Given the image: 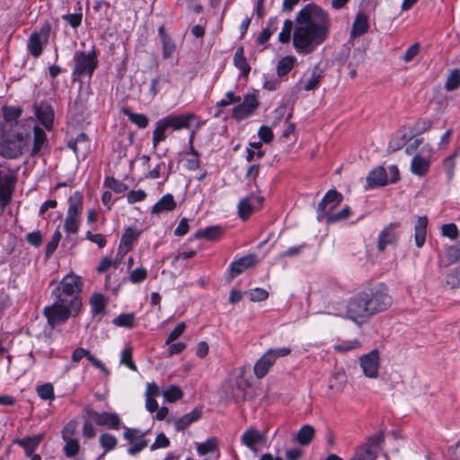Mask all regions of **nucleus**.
<instances>
[{
	"label": "nucleus",
	"mask_w": 460,
	"mask_h": 460,
	"mask_svg": "<svg viewBox=\"0 0 460 460\" xmlns=\"http://www.w3.org/2000/svg\"><path fill=\"white\" fill-rule=\"evenodd\" d=\"M330 19L327 13L314 4L300 10L296 18L293 45L297 52L308 54L323 43L329 33Z\"/></svg>",
	"instance_id": "1"
},
{
	"label": "nucleus",
	"mask_w": 460,
	"mask_h": 460,
	"mask_svg": "<svg viewBox=\"0 0 460 460\" xmlns=\"http://www.w3.org/2000/svg\"><path fill=\"white\" fill-rule=\"evenodd\" d=\"M81 286L80 278L76 275L67 274L62 279L52 291L53 304L43 310L49 325L54 327L64 323L69 317L78 314L82 306Z\"/></svg>",
	"instance_id": "2"
},
{
	"label": "nucleus",
	"mask_w": 460,
	"mask_h": 460,
	"mask_svg": "<svg viewBox=\"0 0 460 460\" xmlns=\"http://www.w3.org/2000/svg\"><path fill=\"white\" fill-rule=\"evenodd\" d=\"M196 116L193 113H185L180 115L170 114L161 119L155 124V128L153 131V145L156 147L160 142L166 139V130L172 128L173 130H180L182 128H189L190 122Z\"/></svg>",
	"instance_id": "3"
},
{
	"label": "nucleus",
	"mask_w": 460,
	"mask_h": 460,
	"mask_svg": "<svg viewBox=\"0 0 460 460\" xmlns=\"http://www.w3.org/2000/svg\"><path fill=\"white\" fill-rule=\"evenodd\" d=\"M346 314L348 318L358 323H366L372 315L364 291L353 296L348 302Z\"/></svg>",
	"instance_id": "4"
},
{
	"label": "nucleus",
	"mask_w": 460,
	"mask_h": 460,
	"mask_svg": "<svg viewBox=\"0 0 460 460\" xmlns=\"http://www.w3.org/2000/svg\"><path fill=\"white\" fill-rule=\"evenodd\" d=\"M385 433L378 432L368 437L364 444L357 447L349 460H376L383 448Z\"/></svg>",
	"instance_id": "5"
},
{
	"label": "nucleus",
	"mask_w": 460,
	"mask_h": 460,
	"mask_svg": "<svg viewBox=\"0 0 460 460\" xmlns=\"http://www.w3.org/2000/svg\"><path fill=\"white\" fill-rule=\"evenodd\" d=\"M364 292L367 294L372 315L385 311L392 305V297L388 294L387 288L383 284H379Z\"/></svg>",
	"instance_id": "6"
},
{
	"label": "nucleus",
	"mask_w": 460,
	"mask_h": 460,
	"mask_svg": "<svg viewBox=\"0 0 460 460\" xmlns=\"http://www.w3.org/2000/svg\"><path fill=\"white\" fill-rule=\"evenodd\" d=\"M98 66L97 53L94 49L86 53L84 51L75 54V68L73 75L92 76Z\"/></svg>",
	"instance_id": "7"
},
{
	"label": "nucleus",
	"mask_w": 460,
	"mask_h": 460,
	"mask_svg": "<svg viewBox=\"0 0 460 460\" xmlns=\"http://www.w3.org/2000/svg\"><path fill=\"white\" fill-rule=\"evenodd\" d=\"M28 139L18 134L0 141V155L6 158H16L22 155Z\"/></svg>",
	"instance_id": "8"
},
{
	"label": "nucleus",
	"mask_w": 460,
	"mask_h": 460,
	"mask_svg": "<svg viewBox=\"0 0 460 460\" xmlns=\"http://www.w3.org/2000/svg\"><path fill=\"white\" fill-rule=\"evenodd\" d=\"M50 27L43 25L39 31L31 33L28 41V50L31 56L38 58L42 53L43 46L49 41Z\"/></svg>",
	"instance_id": "9"
},
{
	"label": "nucleus",
	"mask_w": 460,
	"mask_h": 460,
	"mask_svg": "<svg viewBox=\"0 0 460 460\" xmlns=\"http://www.w3.org/2000/svg\"><path fill=\"white\" fill-rule=\"evenodd\" d=\"M262 204V197L250 194L239 200L237 205L238 215L243 220H246L255 210L260 209Z\"/></svg>",
	"instance_id": "10"
},
{
	"label": "nucleus",
	"mask_w": 460,
	"mask_h": 460,
	"mask_svg": "<svg viewBox=\"0 0 460 460\" xmlns=\"http://www.w3.org/2000/svg\"><path fill=\"white\" fill-rule=\"evenodd\" d=\"M342 194L336 190H328L318 204V220H322L325 214L339 206L342 202Z\"/></svg>",
	"instance_id": "11"
},
{
	"label": "nucleus",
	"mask_w": 460,
	"mask_h": 460,
	"mask_svg": "<svg viewBox=\"0 0 460 460\" xmlns=\"http://www.w3.org/2000/svg\"><path fill=\"white\" fill-rule=\"evenodd\" d=\"M259 106L258 100L254 94H246L243 102L233 109V118L240 121L249 116Z\"/></svg>",
	"instance_id": "12"
},
{
	"label": "nucleus",
	"mask_w": 460,
	"mask_h": 460,
	"mask_svg": "<svg viewBox=\"0 0 460 460\" xmlns=\"http://www.w3.org/2000/svg\"><path fill=\"white\" fill-rule=\"evenodd\" d=\"M360 367L364 375L369 378H376L378 376L379 353L372 350L360 357Z\"/></svg>",
	"instance_id": "13"
},
{
	"label": "nucleus",
	"mask_w": 460,
	"mask_h": 460,
	"mask_svg": "<svg viewBox=\"0 0 460 460\" xmlns=\"http://www.w3.org/2000/svg\"><path fill=\"white\" fill-rule=\"evenodd\" d=\"M242 443L253 452L258 451V446L266 442V437L258 429L251 428L245 430L241 437Z\"/></svg>",
	"instance_id": "14"
},
{
	"label": "nucleus",
	"mask_w": 460,
	"mask_h": 460,
	"mask_svg": "<svg viewBox=\"0 0 460 460\" xmlns=\"http://www.w3.org/2000/svg\"><path fill=\"white\" fill-rule=\"evenodd\" d=\"M76 156L84 159L91 149V143L88 136L85 133H80L75 139L69 140L67 144Z\"/></svg>",
	"instance_id": "15"
},
{
	"label": "nucleus",
	"mask_w": 460,
	"mask_h": 460,
	"mask_svg": "<svg viewBox=\"0 0 460 460\" xmlns=\"http://www.w3.org/2000/svg\"><path fill=\"white\" fill-rule=\"evenodd\" d=\"M256 262L257 258L254 254H249L233 261L229 266L230 278H235L244 270L254 266Z\"/></svg>",
	"instance_id": "16"
},
{
	"label": "nucleus",
	"mask_w": 460,
	"mask_h": 460,
	"mask_svg": "<svg viewBox=\"0 0 460 460\" xmlns=\"http://www.w3.org/2000/svg\"><path fill=\"white\" fill-rule=\"evenodd\" d=\"M387 183L388 178L385 169L383 166H378L367 174L366 190L382 187Z\"/></svg>",
	"instance_id": "17"
},
{
	"label": "nucleus",
	"mask_w": 460,
	"mask_h": 460,
	"mask_svg": "<svg viewBox=\"0 0 460 460\" xmlns=\"http://www.w3.org/2000/svg\"><path fill=\"white\" fill-rule=\"evenodd\" d=\"M202 415V410L200 408H195L190 412L176 419H169L168 422H172L177 431L185 429L189 425L197 421Z\"/></svg>",
	"instance_id": "18"
},
{
	"label": "nucleus",
	"mask_w": 460,
	"mask_h": 460,
	"mask_svg": "<svg viewBox=\"0 0 460 460\" xmlns=\"http://www.w3.org/2000/svg\"><path fill=\"white\" fill-rule=\"evenodd\" d=\"M398 226V223H391L380 233L377 242V248L380 252H384L386 245L396 243L398 235L394 229Z\"/></svg>",
	"instance_id": "19"
},
{
	"label": "nucleus",
	"mask_w": 460,
	"mask_h": 460,
	"mask_svg": "<svg viewBox=\"0 0 460 460\" xmlns=\"http://www.w3.org/2000/svg\"><path fill=\"white\" fill-rule=\"evenodd\" d=\"M91 417L94 420L99 426H107L111 429H118L120 423L119 417L112 412L93 411Z\"/></svg>",
	"instance_id": "20"
},
{
	"label": "nucleus",
	"mask_w": 460,
	"mask_h": 460,
	"mask_svg": "<svg viewBox=\"0 0 460 460\" xmlns=\"http://www.w3.org/2000/svg\"><path fill=\"white\" fill-rule=\"evenodd\" d=\"M138 231L131 227L127 228L121 237L118 249V255H121V257H124L130 251L133 243L138 238Z\"/></svg>",
	"instance_id": "21"
},
{
	"label": "nucleus",
	"mask_w": 460,
	"mask_h": 460,
	"mask_svg": "<svg viewBox=\"0 0 460 460\" xmlns=\"http://www.w3.org/2000/svg\"><path fill=\"white\" fill-rule=\"evenodd\" d=\"M273 358L267 351L256 361L253 372L257 378L264 377L274 365Z\"/></svg>",
	"instance_id": "22"
},
{
	"label": "nucleus",
	"mask_w": 460,
	"mask_h": 460,
	"mask_svg": "<svg viewBox=\"0 0 460 460\" xmlns=\"http://www.w3.org/2000/svg\"><path fill=\"white\" fill-rule=\"evenodd\" d=\"M368 29L369 24L367 16L360 12L356 15V18L352 23L350 37L357 38L362 36L367 32Z\"/></svg>",
	"instance_id": "23"
},
{
	"label": "nucleus",
	"mask_w": 460,
	"mask_h": 460,
	"mask_svg": "<svg viewBox=\"0 0 460 460\" xmlns=\"http://www.w3.org/2000/svg\"><path fill=\"white\" fill-rule=\"evenodd\" d=\"M176 201L172 194L164 195L152 208V214L170 212L176 208Z\"/></svg>",
	"instance_id": "24"
},
{
	"label": "nucleus",
	"mask_w": 460,
	"mask_h": 460,
	"mask_svg": "<svg viewBox=\"0 0 460 460\" xmlns=\"http://www.w3.org/2000/svg\"><path fill=\"white\" fill-rule=\"evenodd\" d=\"M427 226H428V218L427 217H419L415 223L414 226V239L415 244L418 248H421L426 241L427 235Z\"/></svg>",
	"instance_id": "25"
},
{
	"label": "nucleus",
	"mask_w": 460,
	"mask_h": 460,
	"mask_svg": "<svg viewBox=\"0 0 460 460\" xmlns=\"http://www.w3.org/2000/svg\"><path fill=\"white\" fill-rule=\"evenodd\" d=\"M429 166L430 163L429 159L416 155L411 160V171L413 174L422 177L429 172Z\"/></svg>",
	"instance_id": "26"
},
{
	"label": "nucleus",
	"mask_w": 460,
	"mask_h": 460,
	"mask_svg": "<svg viewBox=\"0 0 460 460\" xmlns=\"http://www.w3.org/2000/svg\"><path fill=\"white\" fill-rule=\"evenodd\" d=\"M249 383L243 378V375H239L235 379L231 387V396L235 400L245 399L246 388L249 387Z\"/></svg>",
	"instance_id": "27"
},
{
	"label": "nucleus",
	"mask_w": 460,
	"mask_h": 460,
	"mask_svg": "<svg viewBox=\"0 0 460 460\" xmlns=\"http://www.w3.org/2000/svg\"><path fill=\"white\" fill-rule=\"evenodd\" d=\"M69 207L66 216L80 217L83 210V195L81 192H75L68 199Z\"/></svg>",
	"instance_id": "28"
},
{
	"label": "nucleus",
	"mask_w": 460,
	"mask_h": 460,
	"mask_svg": "<svg viewBox=\"0 0 460 460\" xmlns=\"http://www.w3.org/2000/svg\"><path fill=\"white\" fill-rule=\"evenodd\" d=\"M315 435V429L313 426L306 424L301 427L295 436V440L301 446L310 444Z\"/></svg>",
	"instance_id": "29"
},
{
	"label": "nucleus",
	"mask_w": 460,
	"mask_h": 460,
	"mask_svg": "<svg viewBox=\"0 0 460 460\" xmlns=\"http://www.w3.org/2000/svg\"><path fill=\"white\" fill-rule=\"evenodd\" d=\"M41 439L42 436L38 435L34 437L23 438L22 439L17 440V443L23 447L25 455L27 456H31L40 445Z\"/></svg>",
	"instance_id": "30"
},
{
	"label": "nucleus",
	"mask_w": 460,
	"mask_h": 460,
	"mask_svg": "<svg viewBox=\"0 0 460 460\" xmlns=\"http://www.w3.org/2000/svg\"><path fill=\"white\" fill-rule=\"evenodd\" d=\"M31 128V126L29 127ZM33 128L34 140L31 154L33 155H40L47 140L46 134L43 129L39 127H31Z\"/></svg>",
	"instance_id": "31"
},
{
	"label": "nucleus",
	"mask_w": 460,
	"mask_h": 460,
	"mask_svg": "<svg viewBox=\"0 0 460 460\" xmlns=\"http://www.w3.org/2000/svg\"><path fill=\"white\" fill-rule=\"evenodd\" d=\"M323 76V71L319 66H314L310 77L305 83L303 89L305 91H313L316 89Z\"/></svg>",
	"instance_id": "32"
},
{
	"label": "nucleus",
	"mask_w": 460,
	"mask_h": 460,
	"mask_svg": "<svg viewBox=\"0 0 460 460\" xmlns=\"http://www.w3.org/2000/svg\"><path fill=\"white\" fill-rule=\"evenodd\" d=\"M234 65L241 70L243 76H247L251 67L244 58V51L242 47L238 48L234 56Z\"/></svg>",
	"instance_id": "33"
},
{
	"label": "nucleus",
	"mask_w": 460,
	"mask_h": 460,
	"mask_svg": "<svg viewBox=\"0 0 460 460\" xmlns=\"http://www.w3.org/2000/svg\"><path fill=\"white\" fill-rule=\"evenodd\" d=\"M296 58L291 56L282 58L277 66V74L279 76H284L288 74L294 66Z\"/></svg>",
	"instance_id": "34"
},
{
	"label": "nucleus",
	"mask_w": 460,
	"mask_h": 460,
	"mask_svg": "<svg viewBox=\"0 0 460 460\" xmlns=\"http://www.w3.org/2000/svg\"><path fill=\"white\" fill-rule=\"evenodd\" d=\"M123 113L128 116V119L140 128H146L148 126V118L142 113H134L128 109H124Z\"/></svg>",
	"instance_id": "35"
},
{
	"label": "nucleus",
	"mask_w": 460,
	"mask_h": 460,
	"mask_svg": "<svg viewBox=\"0 0 460 460\" xmlns=\"http://www.w3.org/2000/svg\"><path fill=\"white\" fill-rule=\"evenodd\" d=\"M217 448V440L216 438H210L203 443L197 444V451L200 456L213 453Z\"/></svg>",
	"instance_id": "36"
},
{
	"label": "nucleus",
	"mask_w": 460,
	"mask_h": 460,
	"mask_svg": "<svg viewBox=\"0 0 460 460\" xmlns=\"http://www.w3.org/2000/svg\"><path fill=\"white\" fill-rule=\"evenodd\" d=\"M195 136V131H192L190 136V154L192 155L191 158L187 160L186 166L189 170H197L199 167V153L194 149L192 144Z\"/></svg>",
	"instance_id": "37"
},
{
	"label": "nucleus",
	"mask_w": 460,
	"mask_h": 460,
	"mask_svg": "<svg viewBox=\"0 0 460 460\" xmlns=\"http://www.w3.org/2000/svg\"><path fill=\"white\" fill-rule=\"evenodd\" d=\"M460 86V70L454 69L448 75L447 81L445 83V89L447 91H454Z\"/></svg>",
	"instance_id": "38"
},
{
	"label": "nucleus",
	"mask_w": 460,
	"mask_h": 460,
	"mask_svg": "<svg viewBox=\"0 0 460 460\" xmlns=\"http://www.w3.org/2000/svg\"><path fill=\"white\" fill-rule=\"evenodd\" d=\"M123 257L121 255H118L116 259L111 260L108 258H102L100 261L99 266L97 267V271L99 273L106 271L109 268H114L117 269L119 265L121 263Z\"/></svg>",
	"instance_id": "39"
},
{
	"label": "nucleus",
	"mask_w": 460,
	"mask_h": 460,
	"mask_svg": "<svg viewBox=\"0 0 460 460\" xmlns=\"http://www.w3.org/2000/svg\"><path fill=\"white\" fill-rule=\"evenodd\" d=\"M221 234L220 228L218 226L207 227L196 232V238H206L213 240L217 238Z\"/></svg>",
	"instance_id": "40"
},
{
	"label": "nucleus",
	"mask_w": 460,
	"mask_h": 460,
	"mask_svg": "<svg viewBox=\"0 0 460 460\" xmlns=\"http://www.w3.org/2000/svg\"><path fill=\"white\" fill-rule=\"evenodd\" d=\"M80 217L66 216L64 222V228L67 234H75L78 232Z\"/></svg>",
	"instance_id": "41"
},
{
	"label": "nucleus",
	"mask_w": 460,
	"mask_h": 460,
	"mask_svg": "<svg viewBox=\"0 0 460 460\" xmlns=\"http://www.w3.org/2000/svg\"><path fill=\"white\" fill-rule=\"evenodd\" d=\"M163 395L165 401L169 402H173L181 399L183 395V393L179 386L171 385L168 389L164 391Z\"/></svg>",
	"instance_id": "42"
},
{
	"label": "nucleus",
	"mask_w": 460,
	"mask_h": 460,
	"mask_svg": "<svg viewBox=\"0 0 460 460\" xmlns=\"http://www.w3.org/2000/svg\"><path fill=\"white\" fill-rule=\"evenodd\" d=\"M346 383V375L344 372H337L330 379L329 388L332 390H341Z\"/></svg>",
	"instance_id": "43"
},
{
	"label": "nucleus",
	"mask_w": 460,
	"mask_h": 460,
	"mask_svg": "<svg viewBox=\"0 0 460 460\" xmlns=\"http://www.w3.org/2000/svg\"><path fill=\"white\" fill-rule=\"evenodd\" d=\"M37 394L42 400H54V387L50 383H46L37 387Z\"/></svg>",
	"instance_id": "44"
},
{
	"label": "nucleus",
	"mask_w": 460,
	"mask_h": 460,
	"mask_svg": "<svg viewBox=\"0 0 460 460\" xmlns=\"http://www.w3.org/2000/svg\"><path fill=\"white\" fill-rule=\"evenodd\" d=\"M113 323L117 326L132 328L135 323V317L133 314H123L119 315L113 320Z\"/></svg>",
	"instance_id": "45"
},
{
	"label": "nucleus",
	"mask_w": 460,
	"mask_h": 460,
	"mask_svg": "<svg viewBox=\"0 0 460 460\" xmlns=\"http://www.w3.org/2000/svg\"><path fill=\"white\" fill-rule=\"evenodd\" d=\"M441 234L450 240H456L459 237V230L454 223L445 224L441 226Z\"/></svg>",
	"instance_id": "46"
},
{
	"label": "nucleus",
	"mask_w": 460,
	"mask_h": 460,
	"mask_svg": "<svg viewBox=\"0 0 460 460\" xmlns=\"http://www.w3.org/2000/svg\"><path fill=\"white\" fill-rule=\"evenodd\" d=\"M360 341H358V340H352L336 344L334 346V349L338 352L346 353L348 351L357 349L360 348Z\"/></svg>",
	"instance_id": "47"
},
{
	"label": "nucleus",
	"mask_w": 460,
	"mask_h": 460,
	"mask_svg": "<svg viewBox=\"0 0 460 460\" xmlns=\"http://www.w3.org/2000/svg\"><path fill=\"white\" fill-rule=\"evenodd\" d=\"M92 312L94 314L103 312L105 307L104 296L101 294H94L91 298Z\"/></svg>",
	"instance_id": "48"
},
{
	"label": "nucleus",
	"mask_w": 460,
	"mask_h": 460,
	"mask_svg": "<svg viewBox=\"0 0 460 460\" xmlns=\"http://www.w3.org/2000/svg\"><path fill=\"white\" fill-rule=\"evenodd\" d=\"M100 444L103 447L104 452H107L115 448L117 438L109 433H104L100 436Z\"/></svg>",
	"instance_id": "49"
},
{
	"label": "nucleus",
	"mask_w": 460,
	"mask_h": 460,
	"mask_svg": "<svg viewBox=\"0 0 460 460\" xmlns=\"http://www.w3.org/2000/svg\"><path fill=\"white\" fill-rule=\"evenodd\" d=\"M120 364L126 365L128 368L131 370L136 371L137 366L132 360V348L129 346H127L120 356Z\"/></svg>",
	"instance_id": "50"
},
{
	"label": "nucleus",
	"mask_w": 460,
	"mask_h": 460,
	"mask_svg": "<svg viewBox=\"0 0 460 460\" xmlns=\"http://www.w3.org/2000/svg\"><path fill=\"white\" fill-rule=\"evenodd\" d=\"M66 441V445L64 447L65 455L67 457H73L79 452V443L75 438L64 439Z\"/></svg>",
	"instance_id": "51"
},
{
	"label": "nucleus",
	"mask_w": 460,
	"mask_h": 460,
	"mask_svg": "<svg viewBox=\"0 0 460 460\" xmlns=\"http://www.w3.org/2000/svg\"><path fill=\"white\" fill-rule=\"evenodd\" d=\"M38 117L42 121L44 127L48 129L51 128L53 121V112L49 107L38 111Z\"/></svg>",
	"instance_id": "52"
},
{
	"label": "nucleus",
	"mask_w": 460,
	"mask_h": 460,
	"mask_svg": "<svg viewBox=\"0 0 460 460\" xmlns=\"http://www.w3.org/2000/svg\"><path fill=\"white\" fill-rule=\"evenodd\" d=\"M350 215L349 207L346 206L337 213L332 214L327 217V223L332 224L339 221L346 220Z\"/></svg>",
	"instance_id": "53"
},
{
	"label": "nucleus",
	"mask_w": 460,
	"mask_h": 460,
	"mask_svg": "<svg viewBox=\"0 0 460 460\" xmlns=\"http://www.w3.org/2000/svg\"><path fill=\"white\" fill-rule=\"evenodd\" d=\"M446 284L452 289L460 288V269L452 270L447 275Z\"/></svg>",
	"instance_id": "54"
},
{
	"label": "nucleus",
	"mask_w": 460,
	"mask_h": 460,
	"mask_svg": "<svg viewBox=\"0 0 460 460\" xmlns=\"http://www.w3.org/2000/svg\"><path fill=\"white\" fill-rule=\"evenodd\" d=\"M186 327L187 326H186L185 323H183V322L179 323L168 335V337L165 341V344L169 345L172 342H173L174 341H176L178 338H180L185 332Z\"/></svg>",
	"instance_id": "55"
},
{
	"label": "nucleus",
	"mask_w": 460,
	"mask_h": 460,
	"mask_svg": "<svg viewBox=\"0 0 460 460\" xmlns=\"http://www.w3.org/2000/svg\"><path fill=\"white\" fill-rule=\"evenodd\" d=\"M105 184L117 193H122L128 190V185L122 181H117L112 177H108L105 180Z\"/></svg>",
	"instance_id": "56"
},
{
	"label": "nucleus",
	"mask_w": 460,
	"mask_h": 460,
	"mask_svg": "<svg viewBox=\"0 0 460 460\" xmlns=\"http://www.w3.org/2000/svg\"><path fill=\"white\" fill-rule=\"evenodd\" d=\"M293 29V22L291 20H286L283 24L282 31L279 35V40L282 43H287L290 40L291 31Z\"/></svg>",
	"instance_id": "57"
},
{
	"label": "nucleus",
	"mask_w": 460,
	"mask_h": 460,
	"mask_svg": "<svg viewBox=\"0 0 460 460\" xmlns=\"http://www.w3.org/2000/svg\"><path fill=\"white\" fill-rule=\"evenodd\" d=\"M446 256L449 263H455L460 260V243L447 247Z\"/></svg>",
	"instance_id": "58"
},
{
	"label": "nucleus",
	"mask_w": 460,
	"mask_h": 460,
	"mask_svg": "<svg viewBox=\"0 0 460 460\" xmlns=\"http://www.w3.org/2000/svg\"><path fill=\"white\" fill-rule=\"evenodd\" d=\"M123 437L129 443H133L136 442V440L144 438V433L136 429L125 428Z\"/></svg>",
	"instance_id": "59"
},
{
	"label": "nucleus",
	"mask_w": 460,
	"mask_h": 460,
	"mask_svg": "<svg viewBox=\"0 0 460 460\" xmlns=\"http://www.w3.org/2000/svg\"><path fill=\"white\" fill-rule=\"evenodd\" d=\"M170 446L169 438L164 434L159 433L155 440V442L150 446V450L155 451L158 448H165Z\"/></svg>",
	"instance_id": "60"
},
{
	"label": "nucleus",
	"mask_w": 460,
	"mask_h": 460,
	"mask_svg": "<svg viewBox=\"0 0 460 460\" xmlns=\"http://www.w3.org/2000/svg\"><path fill=\"white\" fill-rule=\"evenodd\" d=\"M163 45V58L167 59L170 58L172 55V53L175 51V44L170 38H165V40H162Z\"/></svg>",
	"instance_id": "61"
},
{
	"label": "nucleus",
	"mask_w": 460,
	"mask_h": 460,
	"mask_svg": "<svg viewBox=\"0 0 460 460\" xmlns=\"http://www.w3.org/2000/svg\"><path fill=\"white\" fill-rule=\"evenodd\" d=\"M61 237H62V235H61L60 231L58 229H57L54 232L51 240L47 244L46 252L48 255L52 254L55 252V250L57 249V247L61 240Z\"/></svg>",
	"instance_id": "62"
},
{
	"label": "nucleus",
	"mask_w": 460,
	"mask_h": 460,
	"mask_svg": "<svg viewBox=\"0 0 460 460\" xmlns=\"http://www.w3.org/2000/svg\"><path fill=\"white\" fill-rule=\"evenodd\" d=\"M291 351L292 349L290 347L269 349L267 350V352L270 353V356H272L274 362H276L277 358H284L288 356L291 353Z\"/></svg>",
	"instance_id": "63"
},
{
	"label": "nucleus",
	"mask_w": 460,
	"mask_h": 460,
	"mask_svg": "<svg viewBox=\"0 0 460 460\" xmlns=\"http://www.w3.org/2000/svg\"><path fill=\"white\" fill-rule=\"evenodd\" d=\"M147 277L146 270L144 268H137L134 270L129 276V279L133 283H140L144 281Z\"/></svg>",
	"instance_id": "64"
}]
</instances>
